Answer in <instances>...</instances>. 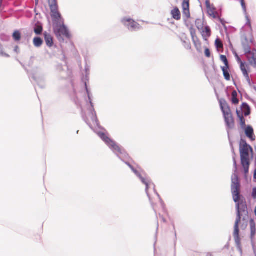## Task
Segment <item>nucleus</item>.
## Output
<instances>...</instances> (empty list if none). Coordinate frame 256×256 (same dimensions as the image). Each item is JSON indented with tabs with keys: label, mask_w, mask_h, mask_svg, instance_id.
I'll return each mask as SVG.
<instances>
[{
	"label": "nucleus",
	"mask_w": 256,
	"mask_h": 256,
	"mask_svg": "<svg viewBox=\"0 0 256 256\" xmlns=\"http://www.w3.org/2000/svg\"><path fill=\"white\" fill-rule=\"evenodd\" d=\"M126 164L134 172V174L140 178L142 182L146 186V190L148 196V188L149 186L151 184V182L150 181L148 178H143L141 174L138 172L130 164L126 163Z\"/></svg>",
	"instance_id": "nucleus-10"
},
{
	"label": "nucleus",
	"mask_w": 256,
	"mask_h": 256,
	"mask_svg": "<svg viewBox=\"0 0 256 256\" xmlns=\"http://www.w3.org/2000/svg\"><path fill=\"white\" fill-rule=\"evenodd\" d=\"M206 7L208 8H210V2L208 1H206Z\"/></svg>",
	"instance_id": "nucleus-36"
},
{
	"label": "nucleus",
	"mask_w": 256,
	"mask_h": 256,
	"mask_svg": "<svg viewBox=\"0 0 256 256\" xmlns=\"http://www.w3.org/2000/svg\"><path fill=\"white\" fill-rule=\"evenodd\" d=\"M197 28L200 30L202 36L205 40H206L207 38L210 36V29L209 26H206L204 28H200L198 24H197Z\"/></svg>",
	"instance_id": "nucleus-11"
},
{
	"label": "nucleus",
	"mask_w": 256,
	"mask_h": 256,
	"mask_svg": "<svg viewBox=\"0 0 256 256\" xmlns=\"http://www.w3.org/2000/svg\"><path fill=\"white\" fill-rule=\"evenodd\" d=\"M189 0H183V2L182 4V9L184 11V14H186L187 16H190V4H189Z\"/></svg>",
	"instance_id": "nucleus-13"
},
{
	"label": "nucleus",
	"mask_w": 256,
	"mask_h": 256,
	"mask_svg": "<svg viewBox=\"0 0 256 256\" xmlns=\"http://www.w3.org/2000/svg\"><path fill=\"white\" fill-rule=\"evenodd\" d=\"M235 56H236V58H238V55L237 54H236Z\"/></svg>",
	"instance_id": "nucleus-42"
},
{
	"label": "nucleus",
	"mask_w": 256,
	"mask_h": 256,
	"mask_svg": "<svg viewBox=\"0 0 256 256\" xmlns=\"http://www.w3.org/2000/svg\"><path fill=\"white\" fill-rule=\"evenodd\" d=\"M171 14L174 18L178 20L180 18V12L178 8H175L172 10Z\"/></svg>",
	"instance_id": "nucleus-16"
},
{
	"label": "nucleus",
	"mask_w": 256,
	"mask_h": 256,
	"mask_svg": "<svg viewBox=\"0 0 256 256\" xmlns=\"http://www.w3.org/2000/svg\"><path fill=\"white\" fill-rule=\"evenodd\" d=\"M250 239L252 249L254 254H256V242L255 241L254 236L256 234V224L253 220H250Z\"/></svg>",
	"instance_id": "nucleus-7"
},
{
	"label": "nucleus",
	"mask_w": 256,
	"mask_h": 256,
	"mask_svg": "<svg viewBox=\"0 0 256 256\" xmlns=\"http://www.w3.org/2000/svg\"><path fill=\"white\" fill-rule=\"evenodd\" d=\"M246 136L250 138L251 140H255L254 136V130L250 126H248L245 130Z\"/></svg>",
	"instance_id": "nucleus-14"
},
{
	"label": "nucleus",
	"mask_w": 256,
	"mask_h": 256,
	"mask_svg": "<svg viewBox=\"0 0 256 256\" xmlns=\"http://www.w3.org/2000/svg\"><path fill=\"white\" fill-rule=\"evenodd\" d=\"M238 94L236 90L232 92V102L234 104H238V100L237 98Z\"/></svg>",
	"instance_id": "nucleus-22"
},
{
	"label": "nucleus",
	"mask_w": 256,
	"mask_h": 256,
	"mask_svg": "<svg viewBox=\"0 0 256 256\" xmlns=\"http://www.w3.org/2000/svg\"><path fill=\"white\" fill-rule=\"evenodd\" d=\"M192 40H193V38H197V36H196V33L194 32H193L192 30H191L190 32Z\"/></svg>",
	"instance_id": "nucleus-33"
},
{
	"label": "nucleus",
	"mask_w": 256,
	"mask_h": 256,
	"mask_svg": "<svg viewBox=\"0 0 256 256\" xmlns=\"http://www.w3.org/2000/svg\"><path fill=\"white\" fill-rule=\"evenodd\" d=\"M206 256H213V254L212 253L208 252L206 254Z\"/></svg>",
	"instance_id": "nucleus-39"
},
{
	"label": "nucleus",
	"mask_w": 256,
	"mask_h": 256,
	"mask_svg": "<svg viewBox=\"0 0 256 256\" xmlns=\"http://www.w3.org/2000/svg\"><path fill=\"white\" fill-rule=\"evenodd\" d=\"M220 60L223 62L226 66H228V62L226 56L224 55H221L220 56Z\"/></svg>",
	"instance_id": "nucleus-26"
},
{
	"label": "nucleus",
	"mask_w": 256,
	"mask_h": 256,
	"mask_svg": "<svg viewBox=\"0 0 256 256\" xmlns=\"http://www.w3.org/2000/svg\"><path fill=\"white\" fill-rule=\"evenodd\" d=\"M240 70L242 72L243 75L246 78L247 82L249 84H250V80L248 76V74L246 69V66L244 63H242L240 64Z\"/></svg>",
	"instance_id": "nucleus-15"
},
{
	"label": "nucleus",
	"mask_w": 256,
	"mask_h": 256,
	"mask_svg": "<svg viewBox=\"0 0 256 256\" xmlns=\"http://www.w3.org/2000/svg\"><path fill=\"white\" fill-rule=\"evenodd\" d=\"M86 90H87V92L88 94V96L89 100H90V94H89V93H88V90L87 88H86Z\"/></svg>",
	"instance_id": "nucleus-41"
},
{
	"label": "nucleus",
	"mask_w": 256,
	"mask_h": 256,
	"mask_svg": "<svg viewBox=\"0 0 256 256\" xmlns=\"http://www.w3.org/2000/svg\"><path fill=\"white\" fill-rule=\"evenodd\" d=\"M255 66H256V64H254Z\"/></svg>",
	"instance_id": "nucleus-45"
},
{
	"label": "nucleus",
	"mask_w": 256,
	"mask_h": 256,
	"mask_svg": "<svg viewBox=\"0 0 256 256\" xmlns=\"http://www.w3.org/2000/svg\"><path fill=\"white\" fill-rule=\"evenodd\" d=\"M234 173L232 176L231 190L232 198L236 204V218L234 226V237L238 249L242 252L240 238L239 236V224L242 230H244L248 226V213L246 202L240 200V184L236 172L238 170L236 160L234 158Z\"/></svg>",
	"instance_id": "nucleus-1"
},
{
	"label": "nucleus",
	"mask_w": 256,
	"mask_h": 256,
	"mask_svg": "<svg viewBox=\"0 0 256 256\" xmlns=\"http://www.w3.org/2000/svg\"><path fill=\"white\" fill-rule=\"evenodd\" d=\"M240 124L242 128H246V122H245V120L243 116H242L240 118Z\"/></svg>",
	"instance_id": "nucleus-27"
},
{
	"label": "nucleus",
	"mask_w": 256,
	"mask_h": 256,
	"mask_svg": "<svg viewBox=\"0 0 256 256\" xmlns=\"http://www.w3.org/2000/svg\"><path fill=\"white\" fill-rule=\"evenodd\" d=\"M215 44L217 48H223V44L221 40L219 38H217L215 41Z\"/></svg>",
	"instance_id": "nucleus-25"
},
{
	"label": "nucleus",
	"mask_w": 256,
	"mask_h": 256,
	"mask_svg": "<svg viewBox=\"0 0 256 256\" xmlns=\"http://www.w3.org/2000/svg\"><path fill=\"white\" fill-rule=\"evenodd\" d=\"M18 48V46H16V48H15V50H17V48Z\"/></svg>",
	"instance_id": "nucleus-44"
},
{
	"label": "nucleus",
	"mask_w": 256,
	"mask_h": 256,
	"mask_svg": "<svg viewBox=\"0 0 256 256\" xmlns=\"http://www.w3.org/2000/svg\"><path fill=\"white\" fill-rule=\"evenodd\" d=\"M98 135L118 156H119V154L124 153V150L114 141L108 138L104 133L100 132L98 133Z\"/></svg>",
	"instance_id": "nucleus-5"
},
{
	"label": "nucleus",
	"mask_w": 256,
	"mask_h": 256,
	"mask_svg": "<svg viewBox=\"0 0 256 256\" xmlns=\"http://www.w3.org/2000/svg\"><path fill=\"white\" fill-rule=\"evenodd\" d=\"M183 42H184V46L186 49L189 50V49L191 48V45H190V42L188 40V41L184 40Z\"/></svg>",
	"instance_id": "nucleus-28"
},
{
	"label": "nucleus",
	"mask_w": 256,
	"mask_h": 256,
	"mask_svg": "<svg viewBox=\"0 0 256 256\" xmlns=\"http://www.w3.org/2000/svg\"><path fill=\"white\" fill-rule=\"evenodd\" d=\"M90 108L89 110V112H90V116L93 122L94 123L96 124V125L98 126V120L97 119V118L96 115V112L94 111V106L92 105V102L91 101H90Z\"/></svg>",
	"instance_id": "nucleus-12"
},
{
	"label": "nucleus",
	"mask_w": 256,
	"mask_h": 256,
	"mask_svg": "<svg viewBox=\"0 0 256 256\" xmlns=\"http://www.w3.org/2000/svg\"><path fill=\"white\" fill-rule=\"evenodd\" d=\"M122 22L130 30L134 31L140 29V24L131 19L124 18L122 20Z\"/></svg>",
	"instance_id": "nucleus-8"
},
{
	"label": "nucleus",
	"mask_w": 256,
	"mask_h": 256,
	"mask_svg": "<svg viewBox=\"0 0 256 256\" xmlns=\"http://www.w3.org/2000/svg\"><path fill=\"white\" fill-rule=\"evenodd\" d=\"M246 18L248 20V23L250 24V20L248 18V16H246Z\"/></svg>",
	"instance_id": "nucleus-40"
},
{
	"label": "nucleus",
	"mask_w": 256,
	"mask_h": 256,
	"mask_svg": "<svg viewBox=\"0 0 256 256\" xmlns=\"http://www.w3.org/2000/svg\"><path fill=\"white\" fill-rule=\"evenodd\" d=\"M56 19V22L54 24V32L58 38H60L62 36L68 38L70 36L68 30L66 26L64 25L63 22H60L61 18Z\"/></svg>",
	"instance_id": "nucleus-4"
},
{
	"label": "nucleus",
	"mask_w": 256,
	"mask_h": 256,
	"mask_svg": "<svg viewBox=\"0 0 256 256\" xmlns=\"http://www.w3.org/2000/svg\"><path fill=\"white\" fill-rule=\"evenodd\" d=\"M220 106L227 127L230 129L233 128L234 126V122L230 106L225 100L220 102Z\"/></svg>",
	"instance_id": "nucleus-3"
},
{
	"label": "nucleus",
	"mask_w": 256,
	"mask_h": 256,
	"mask_svg": "<svg viewBox=\"0 0 256 256\" xmlns=\"http://www.w3.org/2000/svg\"><path fill=\"white\" fill-rule=\"evenodd\" d=\"M162 218V220H163L164 222H166L165 219H164V218Z\"/></svg>",
	"instance_id": "nucleus-43"
},
{
	"label": "nucleus",
	"mask_w": 256,
	"mask_h": 256,
	"mask_svg": "<svg viewBox=\"0 0 256 256\" xmlns=\"http://www.w3.org/2000/svg\"><path fill=\"white\" fill-rule=\"evenodd\" d=\"M44 38L48 46H52L53 44L52 38L49 34H44Z\"/></svg>",
	"instance_id": "nucleus-17"
},
{
	"label": "nucleus",
	"mask_w": 256,
	"mask_h": 256,
	"mask_svg": "<svg viewBox=\"0 0 256 256\" xmlns=\"http://www.w3.org/2000/svg\"><path fill=\"white\" fill-rule=\"evenodd\" d=\"M240 3H241V5H242V9H243L244 12L246 14V6L245 2H244V0H240Z\"/></svg>",
	"instance_id": "nucleus-29"
},
{
	"label": "nucleus",
	"mask_w": 256,
	"mask_h": 256,
	"mask_svg": "<svg viewBox=\"0 0 256 256\" xmlns=\"http://www.w3.org/2000/svg\"><path fill=\"white\" fill-rule=\"evenodd\" d=\"M204 53L206 57L210 58V52L208 48L206 49Z\"/></svg>",
	"instance_id": "nucleus-31"
},
{
	"label": "nucleus",
	"mask_w": 256,
	"mask_h": 256,
	"mask_svg": "<svg viewBox=\"0 0 256 256\" xmlns=\"http://www.w3.org/2000/svg\"><path fill=\"white\" fill-rule=\"evenodd\" d=\"M236 114H237V116H238L240 118H241L242 116H243L242 115H241L240 114V112L239 110H236Z\"/></svg>",
	"instance_id": "nucleus-34"
},
{
	"label": "nucleus",
	"mask_w": 256,
	"mask_h": 256,
	"mask_svg": "<svg viewBox=\"0 0 256 256\" xmlns=\"http://www.w3.org/2000/svg\"><path fill=\"white\" fill-rule=\"evenodd\" d=\"M236 60H237V62H238V64H241L242 63H244L240 60V58L239 56H238V58H236Z\"/></svg>",
	"instance_id": "nucleus-35"
},
{
	"label": "nucleus",
	"mask_w": 256,
	"mask_h": 256,
	"mask_svg": "<svg viewBox=\"0 0 256 256\" xmlns=\"http://www.w3.org/2000/svg\"><path fill=\"white\" fill-rule=\"evenodd\" d=\"M222 70L223 72L224 76L225 79L227 80H230V76L228 71V66L222 67Z\"/></svg>",
	"instance_id": "nucleus-18"
},
{
	"label": "nucleus",
	"mask_w": 256,
	"mask_h": 256,
	"mask_svg": "<svg viewBox=\"0 0 256 256\" xmlns=\"http://www.w3.org/2000/svg\"><path fill=\"white\" fill-rule=\"evenodd\" d=\"M242 108L244 112L245 116H248L250 114V108L247 104L243 103L242 106Z\"/></svg>",
	"instance_id": "nucleus-19"
},
{
	"label": "nucleus",
	"mask_w": 256,
	"mask_h": 256,
	"mask_svg": "<svg viewBox=\"0 0 256 256\" xmlns=\"http://www.w3.org/2000/svg\"><path fill=\"white\" fill-rule=\"evenodd\" d=\"M192 42L194 44V46L196 48L199 50L201 48V43L198 40V38H193Z\"/></svg>",
	"instance_id": "nucleus-21"
},
{
	"label": "nucleus",
	"mask_w": 256,
	"mask_h": 256,
	"mask_svg": "<svg viewBox=\"0 0 256 256\" xmlns=\"http://www.w3.org/2000/svg\"><path fill=\"white\" fill-rule=\"evenodd\" d=\"M85 122L88 124H89V120H88L87 118H84Z\"/></svg>",
	"instance_id": "nucleus-38"
},
{
	"label": "nucleus",
	"mask_w": 256,
	"mask_h": 256,
	"mask_svg": "<svg viewBox=\"0 0 256 256\" xmlns=\"http://www.w3.org/2000/svg\"><path fill=\"white\" fill-rule=\"evenodd\" d=\"M252 196L254 198H256V188H254L252 190Z\"/></svg>",
	"instance_id": "nucleus-32"
},
{
	"label": "nucleus",
	"mask_w": 256,
	"mask_h": 256,
	"mask_svg": "<svg viewBox=\"0 0 256 256\" xmlns=\"http://www.w3.org/2000/svg\"><path fill=\"white\" fill-rule=\"evenodd\" d=\"M254 179H256V169L254 172Z\"/></svg>",
	"instance_id": "nucleus-37"
},
{
	"label": "nucleus",
	"mask_w": 256,
	"mask_h": 256,
	"mask_svg": "<svg viewBox=\"0 0 256 256\" xmlns=\"http://www.w3.org/2000/svg\"><path fill=\"white\" fill-rule=\"evenodd\" d=\"M253 152L252 148L244 141L242 140L240 144V156L241 164L244 168L245 174L248 173L249 167L250 165L249 158V152Z\"/></svg>",
	"instance_id": "nucleus-2"
},
{
	"label": "nucleus",
	"mask_w": 256,
	"mask_h": 256,
	"mask_svg": "<svg viewBox=\"0 0 256 256\" xmlns=\"http://www.w3.org/2000/svg\"><path fill=\"white\" fill-rule=\"evenodd\" d=\"M0 55L6 57H8L9 56L5 53H4L2 51V45L0 44Z\"/></svg>",
	"instance_id": "nucleus-30"
},
{
	"label": "nucleus",
	"mask_w": 256,
	"mask_h": 256,
	"mask_svg": "<svg viewBox=\"0 0 256 256\" xmlns=\"http://www.w3.org/2000/svg\"><path fill=\"white\" fill-rule=\"evenodd\" d=\"M48 2L52 12V16L54 18H60V14L58 11V4L56 0H48Z\"/></svg>",
	"instance_id": "nucleus-9"
},
{
	"label": "nucleus",
	"mask_w": 256,
	"mask_h": 256,
	"mask_svg": "<svg viewBox=\"0 0 256 256\" xmlns=\"http://www.w3.org/2000/svg\"><path fill=\"white\" fill-rule=\"evenodd\" d=\"M20 34L18 31H16L13 34V38L16 41L20 40Z\"/></svg>",
	"instance_id": "nucleus-24"
},
{
	"label": "nucleus",
	"mask_w": 256,
	"mask_h": 256,
	"mask_svg": "<svg viewBox=\"0 0 256 256\" xmlns=\"http://www.w3.org/2000/svg\"><path fill=\"white\" fill-rule=\"evenodd\" d=\"M33 42L34 44L36 47L39 48L42 45L43 40L41 38L39 37H36L34 38Z\"/></svg>",
	"instance_id": "nucleus-20"
},
{
	"label": "nucleus",
	"mask_w": 256,
	"mask_h": 256,
	"mask_svg": "<svg viewBox=\"0 0 256 256\" xmlns=\"http://www.w3.org/2000/svg\"><path fill=\"white\" fill-rule=\"evenodd\" d=\"M243 48L250 63L252 64H256V51H250V46L243 43Z\"/></svg>",
	"instance_id": "nucleus-6"
},
{
	"label": "nucleus",
	"mask_w": 256,
	"mask_h": 256,
	"mask_svg": "<svg viewBox=\"0 0 256 256\" xmlns=\"http://www.w3.org/2000/svg\"><path fill=\"white\" fill-rule=\"evenodd\" d=\"M42 31V27L41 25L36 24L34 28V32L36 34H40Z\"/></svg>",
	"instance_id": "nucleus-23"
}]
</instances>
